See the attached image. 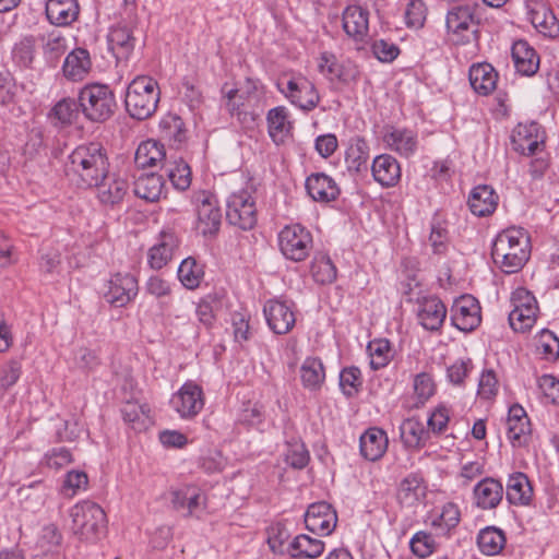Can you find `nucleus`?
<instances>
[{
	"label": "nucleus",
	"mask_w": 559,
	"mask_h": 559,
	"mask_svg": "<svg viewBox=\"0 0 559 559\" xmlns=\"http://www.w3.org/2000/svg\"><path fill=\"white\" fill-rule=\"evenodd\" d=\"M409 546L416 557L427 558L435 551L436 542L431 534L420 531L411 538Z\"/></svg>",
	"instance_id": "nucleus-57"
},
{
	"label": "nucleus",
	"mask_w": 559,
	"mask_h": 559,
	"mask_svg": "<svg viewBox=\"0 0 559 559\" xmlns=\"http://www.w3.org/2000/svg\"><path fill=\"white\" fill-rule=\"evenodd\" d=\"M300 379L305 389L318 391L325 380V371L319 358L307 357L300 367Z\"/></svg>",
	"instance_id": "nucleus-42"
},
{
	"label": "nucleus",
	"mask_w": 559,
	"mask_h": 559,
	"mask_svg": "<svg viewBox=\"0 0 559 559\" xmlns=\"http://www.w3.org/2000/svg\"><path fill=\"white\" fill-rule=\"evenodd\" d=\"M530 20L543 35L551 38L559 35V21L545 3H535L530 10Z\"/></svg>",
	"instance_id": "nucleus-39"
},
{
	"label": "nucleus",
	"mask_w": 559,
	"mask_h": 559,
	"mask_svg": "<svg viewBox=\"0 0 559 559\" xmlns=\"http://www.w3.org/2000/svg\"><path fill=\"white\" fill-rule=\"evenodd\" d=\"M400 436L406 448L416 450L424 448L430 438L428 429L415 417L403 420L400 426Z\"/></svg>",
	"instance_id": "nucleus-38"
},
{
	"label": "nucleus",
	"mask_w": 559,
	"mask_h": 559,
	"mask_svg": "<svg viewBox=\"0 0 559 559\" xmlns=\"http://www.w3.org/2000/svg\"><path fill=\"white\" fill-rule=\"evenodd\" d=\"M367 352L370 358V367L379 370L389 365L393 358L391 344L385 338H376L369 342Z\"/></svg>",
	"instance_id": "nucleus-48"
},
{
	"label": "nucleus",
	"mask_w": 559,
	"mask_h": 559,
	"mask_svg": "<svg viewBox=\"0 0 559 559\" xmlns=\"http://www.w3.org/2000/svg\"><path fill=\"white\" fill-rule=\"evenodd\" d=\"M267 326L275 334L288 333L296 323L293 304L280 299H269L263 306Z\"/></svg>",
	"instance_id": "nucleus-15"
},
{
	"label": "nucleus",
	"mask_w": 559,
	"mask_h": 559,
	"mask_svg": "<svg viewBox=\"0 0 559 559\" xmlns=\"http://www.w3.org/2000/svg\"><path fill=\"white\" fill-rule=\"evenodd\" d=\"M318 70L326 79L333 81L342 79V67L334 53L324 51L318 59Z\"/></svg>",
	"instance_id": "nucleus-61"
},
{
	"label": "nucleus",
	"mask_w": 559,
	"mask_h": 559,
	"mask_svg": "<svg viewBox=\"0 0 559 559\" xmlns=\"http://www.w3.org/2000/svg\"><path fill=\"white\" fill-rule=\"evenodd\" d=\"M79 103L84 116L94 122H104L117 106L114 92L104 84H90L80 91Z\"/></svg>",
	"instance_id": "nucleus-7"
},
{
	"label": "nucleus",
	"mask_w": 559,
	"mask_h": 559,
	"mask_svg": "<svg viewBox=\"0 0 559 559\" xmlns=\"http://www.w3.org/2000/svg\"><path fill=\"white\" fill-rule=\"evenodd\" d=\"M278 247L282 254L290 261H305L312 251L311 233L300 224L285 226L278 234Z\"/></svg>",
	"instance_id": "nucleus-8"
},
{
	"label": "nucleus",
	"mask_w": 559,
	"mask_h": 559,
	"mask_svg": "<svg viewBox=\"0 0 559 559\" xmlns=\"http://www.w3.org/2000/svg\"><path fill=\"white\" fill-rule=\"evenodd\" d=\"M361 384V372L357 367H347L341 371L340 388L346 396L356 394Z\"/></svg>",
	"instance_id": "nucleus-58"
},
{
	"label": "nucleus",
	"mask_w": 559,
	"mask_h": 559,
	"mask_svg": "<svg viewBox=\"0 0 559 559\" xmlns=\"http://www.w3.org/2000/svg\"><path fill=\"white\" fill-rule=\"evenodd\" d=\"M169 495L173 509L182 512L186 518H200L206 509L207 497L195 485H183L171 489Z\"/></svg>",
	"instance_id": "nucleus-12"
},
{
	"label": "nucleus",
	"mask_w": 559,
	"mask_h": 559,
	"mask_svg": "<svg viewBox=\"0 0 559 559\" xmlns=\"http://www.w3.org/2000/svg\"><path fill=\"white\" fill-rule=\"evenodd\" d=\"M414 396L416 399V407L424 406L437 391L433 377L429 372H419L413 379Z\"/></svg>",
	"instance_id": "nucleus-50"
},
{
	"label": "nucleus",
	"mask_w": 559,
	"mask_h": 559,
	"mask_svg": "<svg viewBox=\"0 0 559 559\" xmlns=\"http://www.w3.org/2000/svg\"><path fill=\"white\" fill-rule=\"evenodd\" d=\"M92 68L90 52L84 48H75L67 57L62 66L63 74L71 81H82Z\"/></svg>",
	"instance_id": "nucleus-34"
},
{
	"label": "nucleus",
	"mask_w": 559,
	"mask_h": 559,
	"mask_svg": "<svg viewBox=\"0 0 559 559\" xmlns=\"http://www.w3.org/2000/svg\"><path fill=\"white\" fill-rule=\"evenodd\" d=\"M337 515L328 502H317L309 506L305 514L307 530L312 533L328 536L336 527Z\"/></svg>",
	"instance_id": "nucleus-20"
},
{
	"label": "nucleus",
	"mask_w": 559,
	"mask_h": 559,
	"mask_svg": "<svg viewBox=\"0 0 559 559\" xmlns=\"http://www.w3.org/2000/svg\"><path fill=\"white\" fill-rule=\"evenodd\" d=\"M203 277V269L199 265L194 258L188 257L180 263L178 267V278L188 289L199 287Z\"/></svg>",
	"instance_id": "nucleus-51"
},
{
	"label": "nucleus",
	"mask_w": 559,
	"mask_h": 559,
	"mask_svg": "<svg viewBox=\"0 0 559 559\" xmlns=\"http://www.w3.org/2000/svg\"><path fill=\"white\" fill-rule=\"evenodd\" d=\"M371 174L381 187H395L401 179V165L395 157L390 154H381L374 157L371 165Z\"/></svg>",
	"instance_id": "nucleus-26"
},
{
	"label": "nucleus",
	"mask_w": 559,
	"mask_h": 559,
	"mask_svg": "<svg viewBox=\"0 0 559 559\" xmlns=\"http://www.w3.org/2000/svg\"><path fill=\"white\" fill-rule=\"evenodd\" d=\"M544 143L545 132L537 122L519 123L511 135L513 150L523 155L535 154Z\"/></svg>",
	"instance_id": "nucleus-16"
},
{
	"label": "nucleus",
	"mask_w": 559,
	"mask_h": 559,
	"mask_svg": "<svg viewBox=\"0 0 559 559\" xmlns=\"http://www.w3.org/2000/svg\"><path fill=\"white\" fill-rule=\"evenodd\" d=\"M385 146L404 158L414 156L418 150V134L413 129L386 127L383 133Z\"/></svg>",
	"instance_id": "nucleus-19"
},
{
	"label": "nucleus",
	"mask_w": 559,
	"mask_h": 559,
	"mask_svg": "<svg viewBox=\"0 0 559 559\" xmlns=\"http://www.w3.org/2000/svg\"><path fill=\"white\" fill-rule=\"evenodd\" d=\"M343 29L356 41H364L369 32V12L360 5L352 4L343 11Z\"/></svg>",
	"instance_id": "nucleus-27"
},
{
	"label": "nucleus",
	"mask_w": 559,
	"mask_h": 559,
	"mask_svg": "<svg viewBox=\"0 0 559 559\" xmlns=\"http://www.w3.org/2000/svg\"><path fill=\"white\" fill-rule=\"evenodd\" d=\"M78 116V105L72 98L59 100L50 112V118L61 124H70Z\"/></svg>",
	"instance_id": "nucleus-56"
},
{
	"label": "nucleus",
	"mask_w": 559,
	"mask_h": 559,
	"mask_svg": "<svg viewBox=\"0 0 559 559\" xmlns=\"http://www.w3.org/2000/svg\"><path fill=\"white\" fill-rule=\"evenodd\" d=\"M427 485L418 473H411L404 477L397 488V500L403 507H416L425 501Z\"/></svg>",
	"instance_id": "nucleus-24"
},
{
	"label": "nucleus",
	"mask_w": 559,
	"mask_h": 559,
	"mask_svg": "<svg viewBox=\"0 0 559 559\" xmlns=\"http://www.w3.org/2000/svg\"><path fill=\"white\" fill-rule=\"evenodd\" d=\"M427 16V7L423 0H411L405 10V23L408 27L420 28Z\"/></svg>",
	"instance_id": "nucleus-60"
},
{
	"label": "nucleus",
	"mask_w": 559,
	"mask_h": 559,
	"mask_svg": "<svg viewBox=\"0 0 559 559\" xmlns=\"http://www.w3.org/2000/svg\"><path fill=\"white\" fill-rule=\"evenodd\" d=\"M12 61L21 69H29L36 56V38L27 35L19 39L12 47Z\"/></svg>",
	"instance_id": "nucleus-46"
},
{
	"label": "nucleus",
	"mask_w": 559,
	"mask_h": 559,
	"mask_svg": "<svg viewBox=\"0 0 559 559\" xmlns=\"http://www.w3.org/2000/svg\"><path fill=\"white\" fill-rule=\"evenodd\" d=\"M306 189L312 200L321 203L335 201L341 193L335 180L323 173L311 174L306 179Z\"/></svg>",
	"instance_id": "nucleus-28"
},
{
	"label": "nucleus",
	"mask_w": 559,
	"mask_h": 559,
	"mask_svg": "<svg viewBox=\"0 0 559 559\" xmlns=\"http://www.w3.org/2000/svg\"><path fill=\"white\" fill-rule=\"evenodd\" d=\"M450 421V408L443 404L438 405L429 415L427 426L429 435L443 433Z\"/></svg>",
	"instance_id": "nucleus-59"
},
{
	"label": "nucleus",
	"mask_w": 559,
	"mask_h": 559,
	"mask_svg": "<svg viewBox=\"0 0 559 559\" xmlns=\"http://www.w3.org/2000/svg\"><path fill=\"white\" fill-rule=\"evenodd\" d=\"M388 444L386 432L381 428L371 427L360 436V454L368 461H378L386 452Z\"/></svg>",
	"instance_id": "nucleus-30"
},
{
	"label": "nucleus",
	"mask_w": 559,
	"mask_h": 559,
	"mask_svg": "<svg viewBox=\"0 0 559 559\" xmlns=\"http://www.w3.org/2000/svg\"><path fill=\"white\" fill-rule=\"evenodd\" d=\"M195 230L203 237H215L222 224V212L214 195L201 192L197 197Z\"/></svg>",
	"instance_id": "nucleus-11"
},
{
	"label": "nucleus",
	"mask_w": 559,
	"mask_h": 559,
	"mask_svg": "<svg viewBox=\"0 0 559 559\" xmlns=\"http://www.w3.org/2000/svg\"><path fill=\"white\" fill-rule=\"evenodd\" d=\"M477 4H457L445 14V31L449 41L454 45H466L478 38L480 19Z\"/></svg>",
	"instance_id": "nucleus-4"
},
{
	"label": "nucleus",
	"mask_w": 559,
	"mask_h": 559,
	"mask_svg": "<svg viewBox=\"0 0 559 559\" xmlns=\"http://www.w3.org/2000/svg\"><path fill=\"white\" fill-rule=\"evenodd\" d=\"M531 251L528 233L522 227H510L495 238L491 257L503 273L512 274L522 270L531 257Z\"/></svg>",
	"instance_id": "nucleus-2"
},
{
	"label": "nucleus",
	"mask_w": 559,
	"mask_h": 559,
	"mask_svg": "<svg viewBox=\"0 0 559 559\" xmlns=\"http://www.w3.org/2000/svg\"><path fill=\"white\" fill-rule=\"evenodd\" d=\"M499 203V195L489 185H478L472 189L468 195V207L477 217H486L493 214Z\"/></svg>",
	"instance_id": "nucleus-25"
},
{
	"label": "nucleus",
	"mask_w": 559,
	"mask_h": 559,
	"mask_svg": "<svg viewBox=\"0 0 559 559\" xmlns=\"http://www.w3.org/2000/svg\"><path fill=\"white\" fill-rule=\"evenodd\" d=\"M269 135L275 144H282L290 135L293 128L288 119V110L278 106L269 110L266 115Z\"/></svg>",
	"instance_id": "nucleus-37"
},
{
	"label": "nucleus",
	"mask_w": 559,
	"mask_h": 559,
	"mask_svg": "<svg viewBox=\"0 0 559 559\" xmlns=\"http://www.w3.org/2000/svg\"><path fill=\"white\" fill-rule=\"evenodd\" d=\"M60 252L53 248H43L39 260L40 272L46 275H56L60 273Z\"/></svg>",
	"instance_id": "nucleus-62"
},
{
	"label": "nucleus",
	"mask_w": 559,
	"mask_h": 559,
	"mask_svg": "<svg viewBox=\"0 0 559 559\" xmlns=\"http://www.w3.org/2000/svg\"><path fill=\"white\" fill-rule=\"evenodd\" d=\"M159 97L158 83L151 76L139 75L127 87L126 110L130 117L145 120L156 111Z\"/></svg>",
	"instance_id": "nucleus-3"
},
{
	"label": "nucleus",
	"mask_w": 559,
	"mask_h": 559,
	"mask_svg": "<svg viewBox=\"0 0 559 559\" xmlns=\"http://www.w3.org/2000/svg\"><path fill=\"white\" fill-rule=\"evenodd\" d=\"M536 354L549 362H554L559 358V338L550 330H543L536 336Z\"/></svg>",
	"instance_id": "nucleus-49"
},
{
	"label": "nucleus",
	"mask_w": 559,
	"mask_h": 559,
	"mask_svg": "<svg viewBox=\"0 0 559 559\" xmlns=\"http://www.w3.org/2000/svg\"><path fill=\"white\" fill-rule=\"evenodd\" d=\"M72 530L81 539L96 540L106 528V514L97 503L84 500L70 510Z\"/></svg>",
	"instance_id": "nucleus-6"
},
{
	"label": "nucleus",
	"mask_w": 559,
	"mask_h": 559,
	"mask_svg": "<svg viewBox=\"0 0 559 559\" xmlns=\"http://www.w3.org/2000/svg\"><path fill=\"white\" fill-rule=\"evenodd\" d=\"M98 199L103 204L114 205L122 201L128 190V183L120 178H112L98 186Z\"/></svg>",
	"instance_id": "nucleus-47"
},
{
	"label": "nucleus",
	"mask_w": 559,
	"mask_h": 559,
	"mask_svg": "<svg viewBox=\"0 0 559 559\" xmlns=\"http://www.w3.org/2000/svg\"><path fill=\"white\" fill-rule=\"evenodd\" d=\"M532 427L525 409L514 404L509 408L507 418V437L513 448H523L528 445L531 440Z\"/></svg>",
	"instance_id": "nucleus-21"
},
{
	"label": "nucleus",
	"mask_w": 559,
	"mask_h": 559,
	"mask_svg": "<svg viewBox=\"0 0 559 559\" xmlns=\"http://www.w3.org/2000/svg\"><path fill=\"white\" fill-rule=\"evenodd\" d=\"M369 145L361 136H353L345 151V164L349 173L359 174L368 169Z\"/></svg>",
	"instance_id": "nucleus-33"
},
{
	"label": "nucleus",
	"mask_w": 559,
	"mask_h": 559,
	"mask_svg": "<svg viewBox=\"0 0 559 559\" xmlns=\"http://www.w3.org/2000/svg\"><path fill=\"white\" fill-rule=\"evenodd\" d=\"M507 543L506 534L496 526H487L479 531L477 545L486 556H496L502 551Z\"/></svg>",
	"instance_id": "nucleus-43"
},
{
	"label": "nucleus",
	"mask_w": 559,
	"mask_h": 559,
	"mask_svg": "<svg viewBox=\"0 0 559 559\" xmlns=\"http://www.w3.org/2000/svg\"><path fill=\"white\" fill-rule=\"evenodd\" d=\"M226 217L230 225L250 230L257 224L255 200L248 190L233 192L226 203Z\"/></svg>",
	"instance_id": "nucleus-10"
},
{
	"label": "nucleus",
	"mask_w": 559,
	"mask_h": 559,
	"mask_svg": "<svg viewBox=\"0 0 559 559\" xmlns=\"http://www.w3.org/2000/svg\"><path fill=\"white\" fill-rule=\"evenodd\" d=\"M163 187V176L150 173L142 174L135 179L133 190L136 197L154 202L162 195Z\"/></svg>",
	"instance_id": "nucleus-41"
},
{
	"label": "nucleus",
	"mask_w": 559,
	"mask_h": 559,
	"mask_svg": "<svg viewBox=\"0 0 559 559\" xmlns=\"http://www.w3.org/2000/svg\"><path fill=\"white\" fill-rule=\"evenodd\" d=\"M170 405L183 419L195 417L204 406L201 386L193 381H187L171 396Z\"/></svg>",
	"instance_id": "nucleus-13"
},
{
	"label": "nucleus",
	"mask_w": 559,
	"mask_h": 559,
	"mask_svg": "<svg viewBox=\"0 0 559 559\" xmlns=\"http://www.w3.org/2000/svg\"><path fill=\"white\" fill-rule=\"evenodd\" d=\"M22 373L21 364L16 360H10L0 367V392L4 393L12 388L20 379Z\"/></svg>",
	"instance_id": "nucleus-63"
},
{
	"label": "nucleus",
	"mask_w": 559,
	"mask_h": 559,
	"mask_svg": "<svg viewBox=\"0 0 559 559\" xmlns=\"http://www.w3.org/2000/svg\"><path fill=\"white\" fill-rule=\"evenodd\" d=\"M452 324L463 332L475 330L481 322L480 306L472 295L456 298L451 308Z\"/></svg>",
	"instance_id": "nucleus-14"
},
{
	"label": "nucleus",
	"mask_w": 559,
	"mask_h": 559,
	"mask_svg": "<svg viewBox=\"0 0 559 559\" xmlns=\"http://www.w3.org/2000/svg\"><path fill=\"white\" fill-rule=\"evenodd\" d=\"M139 292L138 280L130 273H117L108 281L106 300L115 307H123L135 298Z\"/></svg>",
	"instance_id": "nucleus-17"
},
{
	"label": "nucleus",
	"mask_w": 559,
	"mask_h": 559,
	"mask_svg": "<svg viewBox=\"0 0 559 559\" xmlns=\"http://www.w3.org/2000/svg\"><path fill=\"white\" fill-rule=\"evenodd\" d=\"M512 310L509 313V323L515 332L531 330L538 316V304L535 296L524 287L516 288L511 295Z\"/></svg>",
	"instance_id": "nucleus-9"
},
{
	"label": "nucleus",
	"mask_w": 559,
	"mask_h": 559,
	"mask_svg": "<svg viewBox=\"0 0 559 559\" xmlns=\"http://www.w3.org/2000/svg\"><path fill=\"white\" fill-rule=\"evenodd\" d=\"M276 86L292 105L304 111L313 110L320 103L314 83L300 72L283 73Z\"/></svg>",
	"instance_id": "nucleus-5"
},
{
	"label": "nucleus",
	"mask_w": 559,
	"mask_h": 559,
	"mask_svg": "<svg viewBox=\"0 0 559 559\" xmlns=\"http://www.w3.org/2000/svg\"><path fill=\"white\" fill-rule=\"evenodd\" d=\"M133 24L119 22L110 27L108 33V46L118 60H128L136 45V38L133 34Z\"/></svg>",
	"instance_id": "nucleus-22"
},
{
	"label": "nucleus",
	"mask_w": 559,
	"mask_h": 559,
	"mask_svg": "<svg viewBox=\"0 0 559 559\" xmlns=\"http://www.w3.org/2000/svg\"><path fill=\"white\" fill-rule=\"evenodd\" d=\"M179 247V238L174 231H162L158 241L148 250V264L160 270L173 259Z\"/></svg>",
	"instance_id": "nucleus-29"
},
{
	"label": "nucleus",
	"mask_w": 559,
	"mask_h": 559,
	"mask_svg": "<svg viewBox=\"0 0 559 559\" xmlns=\"http://www.w3.org/2000/svg\"><path fill=\"white\" fill-rule=\"evenodd\" d=\"M284 459L293 468L301 469L309 463L310 454L302 441L294 439L286 443Z\"/></svg>",
	"instance_id": "nucleus-52"
},
{
	"label": "nucleus",
	"mask_w": 559,
	"mask_h": 559,
	"mask_svg": "<svg viewBox=\"0 0 559 559\" xmlns=\"http://www.w3.org/2000/svg\"><path fill=\"white\" fill-rule=\"evenodd\" d=\"M311 273L313 280L321 284H331L336 280V267L326 255H318L313 259L311 265Z\"/></svg>",
	"instance_id": "nucleus-53"
},
{
	"label": "nucleus",
	"mask_w": 559,
	"mask_h": 559,
	"mask_svg": "<svg viewBox=\"0 0 559 559\" xmlns=\"http://www.w3.org/2000/svg\"><path fill=\"white\" fill-rule=\"evenodd\" d=\"M47 20L57 26H69L80 14L78 0H47L45 8Z\"/></svg>",
	"instance_id": "nucleus-31"
},
{
	"label": "nucleus",
	"mask_w": 559,
	"mask_h": 559,
	"mask_svg": "<svg viewBox=\"0 0 559 559\" xmlns=\"http://www.w3.org/2000/svg\"><path fill=\"white\" fill-rule=\"evenodd\" d=\"M533 489L524 473L518 472L509 476L506 486L507 500L514 506L530 504Z\"/></svg>",
	"instance_id": "nucleus-36"
},
{
	"label": "nucleus",
	"mask_w": 559,
	"mask_h": 559,
	"mask_svg": "<svg viewBox=\"0 0 559 559\" xmlns=\"http://www.w3.org/2000/svg\"><path fill=\"white\" fill-rule=\"evenodd\" d=\"M164 145L155 140L142 142L134 155V163L139 168L155 167L165 159Z\"/></svg>",
	"instance_id": "nucleus-40"
},
{
	"label": "nucleus",
	"mask_w": 559,
	"mask_h": 559,
	"mask_svg": "<svg viewBox=\"0 0 559 559\" xmlns=\"http://www.w3.org/2000/svg\"><path fill=\"white\" fill-rule=\"evenodd\" d=\"M498 73L487 62L473 64L469 69V82L474 91L480 95H488L495 91Z\"/></svg>",
	"instance_id": "nucleus-35"
},
{
	"label": "nucleus",
	"mask_w": 559,
	"mask_h": 559,
	"mask_svg": "<svg viewBox=\"0 0 559 559\" xmlns=\"http://www.w3.org/2000/svg\"><path fill=\"white\" fill-rule=\"evenodd\" d=\"M166 175L178 190H187L191 185L190 166L182 159L170 163L166 168Z\"/></svg>",
	"instance_id": "nucleus-54"
},
{
	"label": "nucleus",
	"mask_w": 559,
	"mask_h": 559,
	"mask_svg": "<svg viewBox=\"0 0 559 559\" xmlns=\"http://www.w3.org/2000/svg\"><path fill=\"white\" fill-rule=\"evenodd\" d=\"M511 56L515 70L522 75L532 76L539 69V56L526 40L515 41Z\"/></svg>",
	"instance_id": "nucleus-32"
},
{
	"label": "nucleus",
	"mask_w": 559,
	"mask_h": 559,
	"mask_svg": "<svg viewBox=\"0 0 559 559\" xmlns=\"http://www.w3.org/2000/svg\"><path fill=\"white\" fill-rule=\"evenodd\" d=\"M109 162L99 143L79 145L68 156L64 174L79 188L98 186L108 176Z\"/></svg>",
	"instance_id": "nucleus-1"
},
{
	"label": "nucleus",
	"mask_w": 559,
	"mask_h": 559,
	"mask_svg": "<svg viewBox=\"0 0 559 559\" xmlns=\"http://www.w3.org/2000/svg\"><path fill=\"white\" fill-rule=\"evenodd\" d=\"M371 50L373 56L381 62H392L400 55V48L392 41L377 39L372 43Z\"/></svg>",
	"instance_id": "nucleus-64"
},
{
	"label": "nucleus",
	"mask_w": 559,
	"mask_h": 559,
	"mask_svg": "<svg viewBox=\"0 0 559 559\" xmlns=\"http://www.w3.org/2000/svg\"><path fill=\"white\" fill-rule=\"evenodd\" d=\"M324 551V543L312 538L306 534H300L294 538L289 545V554L293 558L313 559L320 557Z\"/></svg>",
	"instance_id": "nucleus-44"
},
{
	"label": "nucleus",
	"mask_w": 559,
	"mask_h": 559,
	"mask_svg": "<svg viewBox=\"0 0 559 559\" xmlns=\"http://www.w3.org/2000/svg\"><path fill=\"white\" fill-rule=\"evenodd\" d=\"M150 408L146 405L136 403H126L121 408L123 420L133 429L141 430L145 426V419L148 417Z\"/></svg>",
	"instance_id": "nucleus-55"
},
{
	"label": "nucleus",
	"mask_w": 559,
	"mask_h": 559,
	"mask_svg": "<svg viewBox=\"0 0 559 559\" xmlns=\"http://www.w3.org/2000/svg\"><path fill=\"white\" fill-rule=\"evenodd\" d=\"M461 521V511L456 503L447 502L441 512L431 521V526L439 535H449Z\"/></svg>",
	"instance_id": "nucleus-45"
},
{
	"label": "nucleus",
	"mask_w": 559,
	"mask_h": 559,
	"mask_svg": "<svg viewBox=\"0 0 559 559\" xmlns=\"http://www.w3.org/2000/svg\"><path fill=\"white\" fill-rule=\"evenodd\" d=\"M504 495L503 485L493 477H485L473 488L474 504L484 511L496 509Z\"/></svg>",
	"instance_id": "nucleus-23"
},
{
	"label": "nucleus",
	"mask_w": 559,
	"mask_h": 559,
	"mask_svg": "<svg viewBox=\"0 0 559 559\" xmlns=\"http://www.w3.org/2000/svg\"><path fill=\"white\" fill-rule=\"evenodd\" d=\"M417 319L427 331H439L447 318V307L435 295L417 298Z\"/></svg>",
	"instance_id": "nucleus-18"
}]
</instances>
